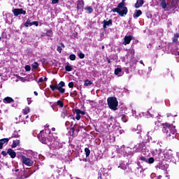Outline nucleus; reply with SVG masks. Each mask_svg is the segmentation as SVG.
<instances>
[{"instance_id":"19","label":"nucleus","mask_w":179,"mask_h":179,"mask_svg":"<svg viewBox=\"0 0 179 179\" xmlns=\"http://www.w3.org/2000/svg\"><path fill=\"white\" fill-rule=\"evenodd\" d=\"M45 36H48V37H52V30L49 29L45 34Z\"/></svg>"},{"instance_id":"2","label":"nucleus","mask_w":179,"mask_h":179,"mask_svg":"<svg viewBox=\"0 0 179 179\" xmlns=\"http://www.w3.org/2000/svg\"><path fill=\"white\" fill-rule=\"evenodd\" d=\"M112 11L114 13L117 12V13H119L120 16H124V15H127V13H128V9H127L124 1L120 3L117 7L113 9Z\"/></svg>"},{"instance_id":"43","label":"nucleus","mask_w":179,"mask_h":179,"mask_svg":"<svg viewBox=\"0 0 179 179\" xmlns=\"http://www.w3.org/2000/svg\"><path fill=\"white\" fill-rule=\"evenodd\" d=\"M59 1V0H52V3H53V4L58 3Z\"/></svg>"},{"instance_id":"20","label":"nucleus","mask_w":179,"mask_h":179,"mask_svg":"<svg viewBox=\"0 0 179 179\" xmlns=\"http://www.w3.org/2000/svg\"><path fill=\"white\" fill-rule=\"evenodd\" d=\"M65 69H66V71H67V72H71V71H73V68L72 67L71 65L69 64V65L65 66Z\"/></svg>"},{"instance_id":"28","label":"nucleus","mask_w":179,"mask_h":179,"mask_svg":"<svg viewBox=\"0 0 179 179\" xmlns=\"http://www.w3.org/2000/svg\"><path fill=\"white\" fill-rule=\"evenodd\" d=\"M120 72H121V69L117 68L115 70V75H120Z\"/></svg>"},{"instance_id":"34","label":"nucleus","mask_w":179,"mask_h":179,"mask_svg":"<svg viewBox=\"0 0 179 179\" xmlns=\"http://www.w3.org/2000/svg\"><path fill=\"white\" fill-rule=\"evenodd\" d=\"M50 89L54 92L57 90V85H50Z\"/></svg>"},{"instance_id":"21","label":"nucleus","mask_w":179,"mask_h":179,"mask_svg":"<svg viewBox=\"0 0 179 179\" xmlns=\"http://www.w3.org/2000/svg\"><path fill=\"white\" fill-rule=\"evenodd\" d=\"M23 113L24 114V115H26L27 114H29V113H30V108L27 107L23 110Z\"/></svg>"},{"instance_id":"8","label":"nucleus","mask_w":179,"mask_h":179,"mask_svg":"<svg viewBox=\"0 0 179 179\" xmlns=\"http://www.w3.org/2000/svg\"><path fill=\"white\" fill-rule=\"evenodd\" d=\"M73 122H75V118H73L72 116H70L68 117V121L66 122V125L68 127H73Z\"/></svg>"},{"instance_id":"33","label":"nucleus","mask_w":179,"mask_h":179,"mask_svg":"<svg viewBox=\"0 0 179 179\" xmlns=\"http://www.w3.org/2000/svg\"><path fill=\"white\" fill-rule=\"evenodd\" d=\"M78 57L80 58V59H83V58H85V54L80 52Z\"/></svg>"},{"instance_id":"27","label":"nucleus","mask_w":179,"mask_h":179,"mask_svg":"<svg viewBox=\"0 0 179 179\" xmlns=\"http://www.w3.org/2000/svg\"><path fill=\"white\" fill-rule=\"evenodd\" d=\"M69 58H70L71 61H75L76 59V56L75 55H71L69 56Z\"/></svg>"},{"instance_id":"44","label":"nucleus","mask_w":179,"mask_h":179,"mask_svg":"<svg viewBox=\"0 0 179 179\" xmlns=\"http://www.w3.org/2000/svg\"><path fill=\"white\" fill-rule=\"evenodd\" d=\"M66 114H68L66 112H64L62 114V117H63V118H65V117H66Z\"/></svg>"},{"instance_id":"5","label":"nucleus","mask_w":179,"mask_h":179,"mask_svg":"<svg viewBox=\"0 0 179 179\" xmlns=\"http://www.w3.org/2000/svg\"><path fill=\"white\" fill-rule=\"evenodd\" d=\"M160 6H162V8H163V9H165V10H170L171 8H174V5L173 4V3L170 6V4L166 3V0H161Z\"/></svg>"},{"instance_id":"13","label":"nucleus","mask_w":179,"mask_h":179,"mask_svg":"<svg viewBox=\"0 0 179 179\" xmlns=\"http://www.w3.org/2000/svg\"><path fill=\"white\" fill-rule=\"evenodd\" d=\"M124 40V41L123 44L124 45H127V44H129V43H131L132 38L131 36H125Z\"/></svg>"},{"instance_id":"59","label":"nucleus","mask_w":179,"mask_h":179,"mask_svg":"<svg viewBox=\"0 0 179 179\" xmlns=\"http://www.w3.org/2000/svg\"><path fill=\"white\" fill-rule=\"evenodd\" d=\"M15 171H19V170H16Z\"/></svg>"},{"instance_id":"11","label":"nucleus","mask_w":179,"mask_h":179,"mask_svg":"<svg viewBox=\"0 0 179 179\" xmlns=\"http://www.w3.org/2000/svg\"><path fill=\"white\" fill-rule=\"evenodd\" d=\"M3 101L6 104V103H13L14 100L11 97L7 96L3 99Z\"/></svg>"},{"instance_id":"14","label":"nucleus","mask_w":179,"mask_h":179,"mask_svg":"<svg viewBox=\"0 0 179 179\" xmlns=\"http://www.w3.org/2000/svg\"><path fill=\"white\" fill-rule=\"evenodd\" d=\"M110 24H113V20H109L108 21H103V29H107V26H110Z\"/></svg>"},{"instance_id":"16","label":"nucleus","mask_w":179,"mask_h":179,"mask_svg":"<svg viewBox=\"0 0 179 179\" xmlns=\"http://www.w3.org/2000/svg\"><path fill=\"white\" fill-rule=\"evenodd\" d=\"M19 145H20V141H19V140L13 141L11 148H15L17 146H19Z\"/></svg>"},{"instance_id":"53","label":"nucleus","mask_w":179,"mask_h":179,"mask_svg":"<svg viewBox=\"0 0 179 179\" xmlns=\"http://www.w3.org/2000/svg\"><path fill=\"white\" fill-rule=\"evenodd\" d=\"M52 131H55V128L52 127Z\"/></svg>"},{"instance_id":"55","label":"nucleus","mask_w":179,"mask_h":179,"mask_svg":"<svg viewBox=\"0 0 179 179\" xmlns=\"http://www.w3.org/2000/svg\"><path fill=\"white\" fill-rule=\"evenodd\" d=\"M22 178H27V176H25V177H22Z\"/></svg>"},{"instance_id":"41","label":"nucleus","mask_w":179,"mask_h":179,"mask_svg":"<svg viewBox=\"0 0 179 179\" xmlns=\"http://www.w3.org/2000/svg\"><path fill=\"white\" fill-rule=\"evenodd\" d=\"M122 120L123 122H127V117L125 116H122Z\"/></svg>"},{"instance_id":"39","label":"nucleus","mask_w":179,"mask_h":179,"mask_svg":"<svg viewBox=\"0 0 179 179\" xmlns=\"http://www.w3.org/2000/svg\"><path fill=\"white\" fill-rule=\"evenodd\" d=\"M57 50L58 52L61 53V52L62 51V48H61V46H58Z\"/></svg>"},{"instance_id":"31","label":"nucleus","mask_w":179,"mask_h":179,"mask_svg":"<svg viewBox=\"0 0 179 179\" xmlns=\"http://www.w3.org/2000/svg\"><path fill=\"white\" fill-rule=\"evenodd\" d=\"M57 106H59L60 107H64V103L61 101H57Z\"/></svg>"},{"instance_id":"40","label":"nucleus","mask_w":179,"mask_h":179,"mask_svg":"<svg viewBox=\"0 0 179 179\" xmlns=\"http://www.w3.org/2000/svg\"><path fill=\"white\" fill-rule=\"evenodd\" d=\"M69 87H70V88L73 87V82H71V83H69Z\"/></svg>"},{"instance_id":"18","label":"nucleus","mask_w":179,"mask_h":179,"mask_svg":"<svg viewBox=\"0 0 179 179\" xmlns=\"http://www.w3.org/2000/svg\"><path fill=\"white\" fill-rule=\"evenodd\" d=\"M39 141H41V142H42L44 144H47V138H45V137L41 136V137L39 136Z\"/></svg>"},{"instance_id":"38","label":"nucleus","mask_w":179,"mask_h":179,"mask_svg":"<svg viewBox=\"0 0 179 179\" xmlns=\"http://www.w3.org/2000/svg\"><path fill=\"white\" fill-rule=\"evenodd\" d=\"M76 120H78V121H79V120H80V115L76 113Z\"/></svg>"},{"instance_id":"45","label":"nucleus","mask_w":179,"mask_h":179,"mask_svg":"<svg viewBox=\"0 0 179 179\" xmlns=\"http://www.w3.org/2000/svg\"><path fill=\"white\" fill-rule=\"evenodd\" d=\"M141 160H142L143 162H146V158L145 157H141Z\"/></svg>"},{"instance_id":"29","label":"nucleus","mask_w":179,"mask_h":179,"mask_svg":"<svg viewBox=\"0 0 179 179\" xmlns=\"http://www.w3.org/2000/svg\"><path fill=\"white\" fill-rule=\"evenodd\" d=\"M85 86H90V85H92V83H91V81L90 80H85Z\"/></svg>"},{"instance_id":"24","label":"nucleus","mask_w":179,"mask_h":179,"mask_svg":"<svg viewBox=\"0 0 179 179\" xmlns=\"http://www.w3.org/2000/svg\"><path fill=\"white\" fill-rule=\"evenodd\" d=\"M76 114H78V115H80L82 114V115H85V112L79 110V109H76Z\"/></svg>"},{"instance_id":"30","label":"nucleus","mask_w":179,"mask_h":179,"mask_svg":"<svg viewBox=\"0 0 179 179\" xmlns=\"http://www.w3.org/2000/svg\"><path fill=\"white\" fill-rule=\"evenodd\" d=\"M85 9L88 10L89 13H92V12H93V8L90 6L87 7Z\"/></svg>"},{"instance_id":"46","label":"nucleus","mask_w":179,"mask_h":179,"mask_svg":"<svg viewBox=\"0 0 179 179\" xmlns=\"http://www.w3.org/2000/svg\"><path fill=\"white\" fill-rule=\"evenodd\" d=\"M34 93L35 96H38V93L37 92L35 91Z\"/></svg>"},{"instance_id":"4","label":"nucleus","mask_w":179,"mask_h":179,"mask_svg":"<svg viewBox=\"0 0 179 179\" xmlns=\"http://www.w3.org/2000/svg\"><path fill=\"white\" fill-rule=\"evenodd\" d=\"M21 159L22 164H25V166H27L28 167H31L33 164H34V162H33V160L24 155H22Z\"/></svg>"},{"instance_id":"60","label":"nucleus","mask_w":179,"mask_h":179,"mask_svg":"<svg viewBox=\"0 0 179 179\" xmlns=\"http://www.w3.org/2000/svg\"><path fill=\"white\" fill-rule=\"evenodd\" d=\"M178 55H179V52H178Z\"/></svg>"},{"instance_id":"6","label":"nucleus","mask_w":179,"mask_h":179,"mask_svg":"<svg viewBox=\"0 0 179 179\" xmlns=\"http://www.w3.org/2000/svg\"><path fill=\"white\" fill-rule=\"evenodd\" d=\"M14 16H19V15H26V10H24L23 8H15L13 10Z\"/></svg>"},{"instance_id":"1","label":"nucleus","mask_w":179,"mask_h":179,"mask_svg":"<svg viewBox=\"0 0 179 179\" xmlns=\"http://www.w3.org/2000/svg\"><path fill=\"white\" fill-rule=\"evenodd\" d=\"M163 132L166 134L167 136H171L173 138L176 136V127L171 126L169 123L164 124Z\"/></svg>"},{"instance_id":"25","label":"nucleus","mask_w":179,"mask_h":179,"mask_svg":"<svg viewBox=\"0 0 179 179\" xmlns=\"http://www.w3.org/2000/svg\"><path fill=\"white\" fill-rule=\"evenodd\" d=\"M31 66L33 69H37L38 68V63L34 62V64H32Z\"/></svg>"},{"instance_id":"36","label":"nucleus","mask_w":179,"mask_h":179,"mask_svg":"<svg viewBox=\"0 0 179 179\" xmlns=\"http://www.w3.org/2000/svg\"><path fill=\"white\" fill-rule=\"evenodd\" d=\"M31 69V67H30V66H29V65L25 66V71H29Z\"/></svg>"},{"instance_id":"37","label":"nucleus","mask_w":179,"mask_h":179,"mask_svg":"<svg viewBox=\"0 0 179 179\" xmlns=\"http://www.w3.org/2000/svg\"><path fill=\"white\" fill-rule=\"evenodd\" d=\"M43 82H44V78H40L38 81V83H43Z\"/></svg>"},{"instance_id":"9","label":"nucleus","mask_w":179,"mask_h":179,"mask_svg":"<svg viewBox=\"0 0 179 179\" xmlns=\"http://www.w3.org/2000/svg\"><path fill=\"white\" fill-rule=\"evenodd\" d=\"M8 154L10 156L12 159H15V157H16V152L12 149L8 150Z\"/></svg>"},{"instance_id":"42","label":"nucleus","mask_w":179,"mask_h":179,"mask_svg":"<svg viewBox=\"0 0 179 179\" xmlns=\"http://www.w3.org/2000/svg\"><path fill=\"white\" fill-rule=\"evenodd\" d=\"M154 132H155V129H152L151 131H149L148 132V135H149V134L152 135V134H153Z\"/></svg>"},{"instance_id":"49","label":"nucleus","mask_w":179,"mask_h":179,"mask_svg":"<svg viewBox=\"0 0 179 179\" xmlns=\"http://www.w3.org/2000/svg\"><path fill=\"white\" fill-rule=\"evenodd\" d=\"M2 155H3V156H6V152H2Z\"/></svg>"},{"instance_id":"58","label":"nucleus","mask_w":179,"mask_h":179,"mask_svg":"<svg viewBox=\"0 0 179 179\" xmlns=\"http://www.w3.org/2000/svg\"><path fill=\"white\" fill-rule=\"evenodd\" d=\"M26 118H29V115H27V116L26 117Z\"/></svg>"},{"instance_id":"26","label":"nucleus","mask_w":179,"mask_h":179,"mask_svg":"<svg viewBox=\"0 0 179 179\" xmlns=\"http://www.w3.org/2000/svg\"><path fill=\"white\" fill-rule=\"evenodd\" d=\"M25 27H29V26H31V22H30V20H27L24 24Z\"/></svg>"},{"instance_id":"23","label":"nucleus","mask_w":179,"mask_h":179,"mask_svg":"<svg viewBox=\"0 0 179 179\" xmlns=\"http://www.w3.org/2000/svg\"><path fill=\"white\" fill-rule=\"evenodd\" d=\"M85 152L86 154V157H89V156L90 155V150H89L88 148H85Z\"/></svg>"},{"instance_id":"17","label":"nucleus","mask_w":179,"mask_h":179,"mask_svg":"<svg viewBox=\"0 0 179 179\" xmlns=\"http://www.w3.org/2000/svg\"><path fill=\"white\" fill-rule=\"evenodd\" d=\"M142 15V11L141 10H136L134 13V17H139Z\"/></svg>"},{"instance_id":"54","label":"nucleus","mask_w":179,"mask_h":179,"mask_svg":"<svg viewBox=\"0 0 179 179\" xmlns=\"http://www.w3.org/2000/svg\"><path fill=\"white\" fill-rule=\"evenodd\" d=\"M98 179H101V176H99V177H98Z\"/></svg>"},{"instance_id":"3","label":"nucleus","mask_w":179,"mask_h":179,"mask_svg":"<svg viewBox=\"0 0 179 179\" xmlns=\"http://www.w3.org/2000/svg\"><path fill=\"white\" fill-rule=\"evenodd\" d=\"M107 103L110 110H113V111H117V110H118V101L115 96L108 97Z\"/></svg>"},{"instance_id":"10","label":"nucleus","mask_w":179,"mask_h":179,"mask_svg":"<svg viewBox=\"0 0 179 179\" xmlns=\"http://www.w3.org/2000/svg\"><path fill=\"white\" fill-rule=\"evenodd\" d=\"M8 142H9V138L0 139V149H2V148H3V144L8 143Z\"/></svg>"},{"instance_id":"52","label":"nucleus","mask_w":179,"mask_h":179,"mask_svg":"<svg viewBox=\"0 0 179 179\" xmlns=\"http://www.w3.org/2000/svg\"><path fill=\"white\" fill-rule=\"evenodd\" d=\"M142 147H143V144H141V145H139V148H142Z\"/></svg>"},{"instance_id":"12","label":"nucleus","mask_w":179,"mask_h":179,"mask_svg":"<svg viewBox=\"0 0 179 179\" xmlns=\"http://www.w3.org/2000/svg\"><path fill=\"white\" fill-rule=\"evenodd\" d=\"M143 3H145V1L137 0L136 3L135 4V8H141V6H142V5H143Z\"/></svg>"},{"instance_id":"48","label":"nucleus","mask_w":179,"mask_h":179,"mask_svg":"<svg viewBox=\"0 0 179 179\" xmlns=\"http://www.w3.org/2000/svg\"><path fill=\"white\" fill-rule=\"evenodd\" d=\"M166 117H171V115L170 113H168V114L166 115Z\"/></svg>"},{"instance_id":"15","label":"nucleus","mask_w":179,"mask_h":179,"mask_svg":"<svg viewBox=\"0 0 179 179\" xmlns=\"http://www.w3.org/2000/svg\"><path fill=\"white\" fill-rule=\"evenodd\" d=\"M85 6V2L83 1H78L77 8L78 9H82Z\"/></svg>"},{"instance_id":"47","label":"nucleus","mask_w":179,"mask_h":179,"mask_svg":"<svg viewBox=\"0 0 179 179\" xmlns=\"http://www.w3.org/2000/svg\"><path fill=\"white\" fill-rule=\"evenodd\" d=\"M48 80V78H47V77H45L43 80H45V82H47V80Z\"/></svg>"},{"instance_id":"56","label":"nucleus","mask_w":179,"mask_h":179,"mask_svg":"<svg viewBox=\"0 0 179 179\" xmlns=\"http://www.w3.org/2000/svg\"><path fill=\"white\" fill-rule=\"evenodd\" d=\"M102 50H104V46H102Z\"/></svg>"},{"instance_id":"32","label":"nucleus","mask_w":179,"mask_h":179,"mask_svg":"<svg viewBox=\"0 0 179 179\" xmlns=\"http://www.w3.org/2000/svg\"><path fill=\"white\" fill-rule=\"evenodd\" d=\"M148 163H150V164H152V163H155V159L153 157L149 158Z\"/></svg>"},{"instance_id":"57","label":"nucleus","mask_w":179,"mask_h":179,"mask_svg":"<svg viewBox=\"0 0 179 179\" xmlns=\"http://www.w3.org/2000/svg\"><path fill=\"white\" fill-rule=\"evenodd\" d=\"M45 127H46V128H48V125H46Z\"/></svg>"},{"instance_id":"51","label":"nucleus","mask_w":179,"mask_h":179,"mask_svg":"<svg viewBox=\"0 0 179 179\" xmlns=\"http://www.w3.org/2000/svg\"><path fill=\"white\" fill-rule=\"evenodd\" d=\"M131 52L134 54L135 53V51L134 50H131Z\"/></svg>"},{"instance_id":"50","label":"nucleus","mask_w":179,"mask_h":179,"mask_svg":"<svg viewBox=\"0 0 179 179\" xmlns=\"http://www.w3.org/2000/svg\"><path fill=\"white\" fill-rule=\"evenodd\" d=\"M140 64H141L142 65H143V60H141V61H140Z\"/></svg>"},{"instance_id":"22","label":"nucleus","mask_w":179,"mask_h":179,"mask_svg":"<svg viewBox=\"0 0 179 179\" xmlns=\"http://www.w3.org/2000/svg\"><path fill=\"white\" fill-rule=\"evenodd\" d=\"M178 37L179 36L178 35V34H174V37L173 38V43H177V41H178Z\"/></svg>"},{"instance_id":"7","label":"nucleus","mask_w":179,"mask_h":179,"mask_svg":"<svg viewBox=\"0 0 179 179\" xmlns=\"http://www.w3.org/2000/svg\"><path fill=\"white\" fill-rule=\"evenodd\" d=\"M57 90H59L61 93H65V89L62 88L65 86V83L64 81H61L58 85H56Z\"/></svg>"},{"instance_id":"35","label":"nucleus","mask_w":179,"mask_h":179,"mask_svg":"<svg viewBox=\"0 0 179 179\" xmlns=\"http://www.w3.org/2000/svg\"><path fill=\"white\" fill-rule=\"evenodd\" d=\"M33 25L38 26V22H36V21L32 22L31 23V26H33Z\"/></svg>"}]
</instances>
